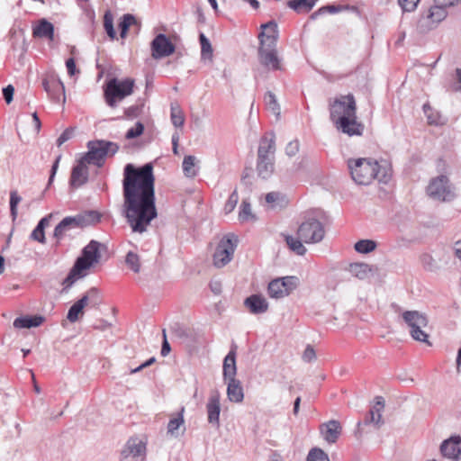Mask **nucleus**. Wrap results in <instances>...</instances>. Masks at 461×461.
Returning <instances> with one entry per match:
<instances>
[{
  "label": "nucleus",
  "mask_w": 461,
  "mask_h": 461,
  "mask_svg": "<svg viewBox=\"0 0 461 461\" xmlns=\"http://www.w3.org/2000/svg\"><path fill=\"white\" fill-rule=\"evenodd\" d=\"M298 285L299 279L294 276L276 278L268 284L267 293L271 298H283L295 290Z\"/></svg>",
  "instance_id": "ddd939ff"
},
{
  "label": "nucleus",
  "mask_w": 461,
  "mask_h": 461,
  "mask_svg": "<svg viewBox=\"0 0 461 461\" xmlns=\"http://www.w3.org/2000/svg\"><path fill=\"white\" fill-rule=\"evenodd\" d=\"M341 432L342 427L338 420H331L320 425V433L329 444L336 443Z\"/></svg>",
  "instance_id": "5701e85b"
},
{
  "label": "nucleus",
  "mask_w": 461,
  "mask_h": 461,
  "mask_svg": "<svg viewBox=\"0 0 461 461\" xmlns=\"http://www.w3.org/2000/svg\"><path fill=\"white\" fill-rule=\"evenodd\" d=\"M88 151L86 152L81 159L86 164L102 167L107 155H114L119 146L117 143L104 140H90L87 142Z\"/></svg>",
  "instance_id": "423d86ee"
},
{
  "label": "nucleus",
  "mask_w": 461,
  "mask_h": 461,
  "mask_svg": "<svg viewBox=\"0 0 461 461\" xmlns=\"http://www.w3.org/2000/svg\"><path fill=\"white\" fill-rule=\"evenodd\" d=\"M318 0H289L286 5L297 14H307L316 5Z\"/></svg>",
  "instance_id": "7c9ffc66"
},
{
  "label": "nucleus",
  "mask_w": 461,
  "mask_h": 461,
  "mask_svg": "<svg viewBox=\"0 0 461 461\" xmlns=\"http://www.w3.org/2000/svg\"><path fill=\"white\" fill-rule=\"evenodd\" d=\"M307 461H330L328 455L319 447H313L307 456Z\"/></svg>",
  "instance_id": "3c124183"
},
{
  "label": "nucleus",
  "mask_w": 461,
  "mask_h": 461,
  "mask_svg": "<svg viewBox=\"0 0 461 461\" xmlns=\"http://www.w3.org/2000/svg\"><path fill=\"white\" fill-rule=\"evenodd\" d=\"M254 218L255 217L252 214L250 203L248 201L243 200L239 212L240 221H248L249 220H253Z\"/></svg>",
  "instance_id": "a18cd8bd"
},
{
  "label": "nucleus",
  "mask_w": 461,
  "mask_h": 461,
  "mask_svg": "<svg viewBox=\"0 0 461 461\" xmlns=\"http://www.w3.org/2000/svg\"><path fill=\"white\" fill-rule=\"evenodd\" d=\"M336 127L348 136H361L364 131V125L357 121L356 117H340L336 121Z\"/></svg>",
  "instance_id": "aec40b11"
},
{
  "label": "nucleus",
  "mask_w": 461,
  "mask_h": 461,
  "mask_svg": "<svg viewBox=\"0 0 461 461\" xmlns=\"http://www.w3.org/2000/svg\"><path fill=\"white\" fill-rule=\"evenodd\" d=\"M221 395L219 391L214 390L211 393L206 403L208 422L219 427L221 413Z\"/></svg>",
  "instance_id": "6ab92c4d"
},
{
  "label": "nucleus",
  "mask_w": 461,
  "mask_h": 461,
  "mask_svg": "<svg viewBox=\"0 0 461 461\" xmlns=\"http://www.w3.org/2000/svg\"><path fill=\"white\" fill-rule=\"evenodd\" d=\"M201 44V56L203 59H212V48L210 41L206 38L203 33L199 35Z\"/></svg>",
  "instance_id": "79ce46f5"
},
{
  "label": "nucleus",
  "mask_w": 461,
  "mask_h": 461,
  "mask_svg": "<svg viewBox=\"0 0 461 461\" xmlns=\"http://www.w3.org/2000/svg\"><path fill=\"white\" fill-rule=\"evenodd\" d=\"M14 88L12 85L3 88V95L7 104H10L14 98Z\"/></svg>",
  "instance_id": "680f3d73"
},
{
  "label": "nucleus",
  "mask_w": 461,
  "mask_h": 461,
  "mask_svg": "<svg viewBox=\"0 0 461 461\" xmlns=\"http://www.w3.org/2000/svg\"><path fill=\"white\" fill-rule=\"evenodd\" d=\"M299 141L297 140L290 141L285 147V153L289 157L294 156L299 151Z\"/></svg>",
  "instance_id": "4d7b16f0"
},
{
  "label": "nucleus",
  "mask_w": 461,
  "mask_h": 461,
  "mask_svg": "<svg viewBox=\"0 0 461 461\" xmlns=\"http://www.w3.org/2000/svg\"><path fill=\"white\" fill-rule=\"evenodd\" d=\"M32 36L39 39L54 40V25L42 18L32 27Z\"/></svg>",
  "instance_id": "cd10ccee"
},
{
  "label": "nucleus",
  "mask_w": 461,
  "mask_h": 461,
  "mask_svg": "<svg viewBox=\"0 0 461 461\" xmlns=\"http://www.w3.org/2000/svg\"><path fill=\"white\" fill-rule=\"evenodd\" d=\"M276 137L274 132H267L259 141L258 158L275 159Z\"/></svg>",
  "instance_id": "4be33fe9"
},
{
  "label": "nucleus",
  "mask_w": 461,
  "mask_h": 461,
  "mask_svg": "<svg viewBox=\"0 0 461 461\" xmlns=\"http://www.w3.org/2000/svg\"><path fill=\"white\" fill-rule=\"evenodd\" d=\"M22 201V197L19 195L16 190L10 192V213L13 221H15L18 215L17 206Z\"/></svg>",
  "instance_id": "c03bdc74"
},
{
  "label": "nucleus",
  "mask_w": 461,
  "mask_h": 461,
  "mask_svg": "<svg viewBox=\"0 0 461 461\" xmlns=\"http://www.w3.org/2000/svg\"><path fill=\"white\" fill-rule=\"evenodd\" d=\"M348 166L352 179L357 185H369L374 179L387 183L391 177V168L386 165H380L372 158L349 159Z\"/></svg>",
  "instance_id": "7ed1b4c3"
},
{
  "label": "nucleus",
  "mask_w": 461,
  "mask_h": 461,
  "mask_svg": "<svg viewBox=\"0 0 461 461\" xmlns=\"http://www.w3.org/2000/svg\"><path fill=\"white\" fill-rule=\"evenodd\" d=\"M420 259L424 269L430 272L436 271L438 269L437 262L431 255L424 253L420 256Z\"/></svg>",
  "instance_id": "8fccbe9b"
},
{
  "label": "nucleus",
  "mask_w": 461,
  "mask_h": 461,
  "mask_svg": "<svg viewBox=\"0 0 461 461\" xmlns=\"http://www.w3.org/2000/svg\"><path fill=\"white\" fill-rule=\"evenodd\" d=\"M101 220V214L97 211L89 210L74 216L65 217L54 229L53 236L58 241L62 240L67 231L95 225Z\"/></svg>",
  "instance_id": "39448f33"
},
{
  "label": "nucleus",
  "mask_w": 461,
  "mask_h": 461,
  "mask_svg": "<svg viewBox=\"0 0 461 461\" xmlns=\"http://www.w3.org/2000/svg\"><path fill=\"white\" fill-rule=\"evenodd\" d=\"M104 27L107 35L112 39H115L116 32L113 28V19L110 12H106L104 16Z\"/></svg>",
  "instance_id": "09e8293b"
},
{
  "label": "nucleus",
  "mask_w": 461,
  "mask_h": 461,
  "mask_svg": "<svg viewBox=\"0 0 461 461\" xmlns=\"http://www.w3.org/2000/svg\"><path fill=\"white\" fill-rule=\"evenodd\" d=\"M49 217H43L40 220L35 229L31 233V239L41 244L46 243L44 229L49 225Z\"/></svg>",
  "instance_id": "f704fd0d"
},
{
  "label": "nucleus",
  "mask_w": 461,
  "mask_h": 461,
  "mask_svg": "<svg viewBox=\"0 0 461 461\" xmlns=\"http://www.w3.org/2000/svg\"><path fill=\"white\" fill-rule=\"evenodd\" d=\"M236 353L230 350L223 360V379L227 383V397L230 402L240 403L244 399V391L240 380L236 379Z\"/></svg>",
  "instance_id": "20e7f679"
},
{
  "label": "nucleus",
  "mask_w": 461,
  "mask_h": 461,
  "mask_svg": "<svg viewBox=\"0 0 461 461\" xmlns=\"http://www.w3.org/2000/svg\"><path fill=\"white\" fill-rule=\"evenodd\" d=\"M151 56L155 59H159L175 52V45L163 33L158 34L150 43Z\"/></svg>",
  "instance_id": "a211bd4d"
},
{
  "label": "nucleus",
  "mask_w": 461,
  "mask_h": 461,
  "mask_svg": "<svg viewBox=\"0 0 461 461\" xmlns=\"http://www.w3.org/2000/svg\"><path fill=\"white\" fill-rule=\"evenodd\" d=\"M144 131V125L138 122L135 123V126L129 129L125 134V138L128 140L134 139L142 134Z\"/></svg>",
  "instance_id": "864d4df0"
},
{
  "label": "nucleus",
  "mask_w": 461,
  "mask_h": 461,
  "mask_svg": "<svg viewBox=\"0 0 461 461\" xmlns=\"http://www.w3.org/2000/svg\"><path fill=\"white\" fill-rule=\"evenodd\" d=\"M77 302L84 309L87 306L90 308L98 309L99 306L102 304V296L100 290L96 287H91Z\"/></svg>",
  "instance_id": "a878e982"
},
{
  "label": "nucleus",
  "mask_w": 461,
  "mask_h": 461,
  "mask_svg": "<svg viewBox=\"0 0 461 461\" xmlns=\"http://www.w3.org/2000/svg\"><path fill=\"white\" fill-rule=\"evenodd\" d=\"M245 306L253 314L264 313L268 309V303L266 298L260 294H252L245 299Z\"/></svg>",
  "instance_id": "bb28decb"
},
{
  "label": "nucleus",
  "mask_w": 461,
  "mask_h": 461,
  "mask_svg": "<svg viewBox=\"0 0 461 461\" xmlns=\"http://www.w3.org/2000/svg\"><path fill=\"white\" fill-rule=\"evenodd\" d=\"M84 315V308L76 302L68 310L67 319L70 322H76Z\"/></svg>",
  "instance_id": "37998d69"
},
{
  "label": "nucleus",
  "mask_w": 461,
  "mask_h": 461,
  "mask_svg": "<svg viewBox=\"0 0 461 461\" xmlns=\"http://www.w3.org/2000/svg\"><path fill=\"white\" fill-rule=\"evenodd\" d=\"M102 244L92 240L83 249L82 255L77 258L75 264L84 271L90 269L95 264H97L101 258L100 248Z\"/></svg>",
  "instance_id": "4468645a"
},
{
  "label": "nucleus",
  "mask_w": 461,
  "mask_h": 461,
  "mask_svg": "<svg viewBox=\"0 0 461 461\" xmlns=\"http://www.w3.org/2000/svg\"><path fill=\"white\" fill-rule=\"evenodd\" d=\"M384 409V400L382 396H376L375 398V403L371 407L367 415L366 416L363 422H357V432L360 433V427L362 425H374L376 429H379L383 424V416L382 413Z\"/></svg>",
  "instance_id": "f3484780"
},
{
  "label": "nucleus",
  "mask_w": 461,
  "mask_h": 461,
  "mask_svg": "<svg viewBox=\"0 0 461 461\" xmlns=\"http://www.w3.org/2000/svg\"><path fill=\"white\" fill-rule=\"evenodd\" d=\"M87 273L86 271L77 264H74L68 276L63 280L64 290L70 288L77 280L85 277Z\"/></svg>",
  "instance_id": "72a5a7b5"
},
{
  "label": "nucleus",
  "mask_w": 461,
  "mask_h": 461,
  "mask_svg": "<svg viewBox=\"0 0 461 461\" xmlns=\"http://www.w3.org/2000/svg\"><path fill=\"white\" fill-rule=\"evenodd\" d=\"M173 331L178 338H186L188 336L186 329L180 326L179 324H176V326L173 328Z\"/></svg>",
  "instance_id": "774afa93"
},
{
  "label": "nucleus",
  "mask_w": 461,
  "mask_h": 461,
  "mask_svg": "<svg viewBox=\"0 0 461 461\" xmlns=\"http://www.w3.org/2000/svg\"><path fill=\"white\" fill-rule=\"evenodd\" d=\"M264 102L267 109L278 118L280 116V105L276 95L271 91H267L265 94Z\"/></svg>",
  "instance_id": "4c0bfd02"
},
{
  "label": "nucleus",
  "mask_w": 461,
  "mask_h": 461,
  "mask_svg": "<svg viewBox=\"0 0 461 461\" xmlns=\"http://www.w3.org/2000/svg\"><path fill=\"white\" fill-rule=\"evenodd\" d=\"M153 166L147 163L140 167L127 164L122 179V215L134 233L147 231L157 218Z\"/></svg>",
  "instance_id": "f257e3e1"
},
{
  "label": "nucleus",
  "mask_w": 461,
  "mask_h": 461,
  "mask_svg": "<svg viewBox=\"0 0 461 461\" xmlns=\"http://www.w3.org/2000/svg\"><path fill=\"white\" fill-rule=\"evenodd\" d=\"M316 358V353L313 348L308 345L303 354V360L304 362H312Z\"/></svg>",
  "instance_id": "13d9d810"
},
{
  "label": "nucleus",
  "mask_w": 461,
  "mask_h": 461,
  "mask_svg": "<svg viewBox=\"0 0 461 461\" xmlns=\"http://www.w3.org/2000/svg\"><path fill=\"white\" fill-rule=\"evenodd\" d=\"M137 24V20L134 15L126 14L122 16V21L119 23L120 35L122 38H125L130 26Z\"/></svg>",
  "instance_id": "58836bf2"
},
{
  "label": "nucleus",
  "mask_w": 461,
  "mask_h": 461,
  "mask_svg": "<svg viewBox=\"0 0 461 461\" xmlns=\"http://www.w3.org/2000/svg\"><path fill=\"white\" fill-rule=\"evenodd\" d=\"M260 46L258 49L265 50H276V43L278 40V35H271L268 37H258Z\"/></svg>",
  "instance_id": "de8ad7c7"
},
{
  "label": "nucleus",
  "mask_w": 461,
  "mask_h": 461,
  "mask_svg": "<svg viewBox=\"0 0 461 461\" xmlns=\"http://www.w3.org/2000/svg\"><path fill=\"white\" fill-rule=\"evenodd\" d=\"M280 196L281 194L278 192H270L266 195V202L274 207V203L279 200Z\"/></svg>",
  "instance_id": "0e129e2a"
},
{
  "label": "nucleus",
  "mask_w": 461,
  "mask_h": 461,
  "mask_svg": "<svg viewBox=\"0 0 461 461\" xmlns=\"http://www.w3.org/2000/svg\"><path fill=\"white\" fill-rule=\"evenodd\" d=\"M237 238L234 234L224 236L218 243L213 254V265L218 267H225L233 258L237 248Z\"/></svg>",
  "instance_id": "9d476101"
},
{
  "label": "nucleus",
  "mask_w": 461,
  "mask_h": 461,
  "mask_svg": "<svg viewBox=\"0 0 461 461\" xmlns=\"http://www.w3.org/2000/svg\"><path fill=\"white\" fill-rule=\"evenodd\" d=\"M42 86L53 102H59L61 97L65 102V86L57 75H50L43 78Z\"/></svg>",
  "instance_id": "dca6fc26"
},
{
  "label": "nucleus",
  "mask_w": 461,
  "mask_h": 461,
  "mask_svg": "<svg viewBox=\"0 0 461 461\" xmlns=\"http://www.w3.org/2000/svg\"><path fill=\"white\" fill-rule=\"evenodd\" d=\"M155 362H156V358L154 357H152L149 359H148L147 361H145L144 363H142L141 365H140L139 366H137L136 368L131 369V374H135L137 372H140L143 368L149 366L150 365H152Z\"/></svg>",
  "instance_id": "338daca9"
},
{
  "label": "nucleus",
  "mask_w": 461,
  "mask_h": 461,
  "mask_svg": "<svg viewBox=\"0 0 461 461\" xmlns=\"http://www.w3.org/2000/svg\"><path fill=\"white\" fill-rule=\"evenodd\" d=\"M349 273L358 278L366 279L372 272V267L366 263H352L348 267Z\"/></svg>",
  "instance_id": "473e14b6"
},
{
  "label": "nucleus",
  "mask_w": 461,
  "mask_h": 461,
  "mask_svg": "<svg viewBox=\"0 0 461 461\" xmlns=\"http://www.w3.org/2000/svg\"><path fill=\"white\" fill-rule=\"evenodd\" d=\"M146 453V444L138 438H131L121 452L120 461H138L143 459Z\"/></svg>",
  "instance_id": "2eb2a0df"
},
{
  "label": "nucleus",
  "mask_w": 461,
  "mask_h": 461,
  "mask_svg": "<svg viewBox=\"0 0 461 461\" xmlns=\"http://www.w3.org/2000/svg\"><path fill=\"white\" fill-rule=\"evenodd\" d=\"M125 264L134 273L140 271V256L132 251H129L125 257Z\"/></svg>",
  "instance_id": "a19ab883"
},
{
  "label": "nucleus",
  "mask_w": 461,
  "mask_h": 461,
  "mask_svg": "<svg viewBox=\"0 0 461 461\" xmlns=\"http://www.w3.org/2000/svg\"><path fill=\"white\" fill-rule=\"evenodd\" d=\"M258 59L262 66L269 70H281V59L276 50L258 49Z\"/></svg>",
  "instance_id": "b1692460"
},
{
  "label": "nucleus",
  "mask_w": 461,
  "mask_h": 461,
  "mask_svg": "<svg viewBox=\"0 0 461 461\" xmlns=\"http://www.w3.org/2000/svg\"><path fill=\"white\" fill-rule=\"evenodd\" d=\"M60 159H61V155H59L56 158V159H55V161H54V163H53V165L51 167L50 176V178H49L48 185H50L52 184L53 180H54V177L56 176L57 170L59 168V164Z\"/></svg>",
  "instance_id": "e2e57ef3"
},
{
  "label": "nucleus",
  "mask_w": 461,
  "mask_h": 461,
  "mask_svg": "<svg viewBox=\"0 0 461 461\" xmlns=\"http://www.w3.org/2000/svg\"><path fill=\"white\" fill-rule=\"evenodd\" d=\"M88 181L87 164L79 159L77 164L72 168L69 179V185L72 188H79Z\"/></svg>",
  "instance_id": "412c9836"
},
{
  "label": "nucleus",
  "mask_w": 461,
  "mask_h": 461,
  "mask_svg": "<svg viewBox=\"0 0 461 461\" xmlns=\"http://www.w3.org/2000/svg\"><path fill=\"white\" fill-rule=\"evenodd\" d=\"M262 32L258 37H268L271 35H278L277 23L275 21H269L267 23L261 25Z\"/></svg>",
  "instance_id": "49530a36"
},
{
  "label": "nucleus",
  "mask_w": 461,
  "mask_h": 461,
  "mask_svg": "<svg viewBox=\"0 0 461 461\" xmlns=\"http://www.w3.org/2000/svg\"><path fill=\"white\" fill-rule=\"evenodd\" d=\"M163 337H164V339H163V343H162V348H161V355L163 357H166L169 354L170 350H171V348H170V345L167 339V336H166V330H163Z\"/></svg>",
  "instance_id": "69168bd1"
},
{
  "label": "nucleus",
  "mask_w": 461,
  "mask_h": 461,
  "mask_svg": "<svg viewBox=\"0 0 461 461\" xmlns=\"http://www.w3.org/2000/svg\"><path fill=\"white\" fill-rule=\"evenodd\" d=\"M275 170V159L258 158L257 172L259 177L263 179L269 178Z\"/></svg>",
  "instance_id": "c756f323"
},
{
  "label": "nucleus",
  "mask_w": 461,
  "mask_h": 461,
  "mask_svg": "<svg viewBox=\"0 0 461 461\" xmlns=\"http://www.w3.org/2000/svg\"><path fill=\"white\" fill-rule=\"evenodd\" d=\"M66 68H67V70H68V74L70 77H73L77 73H79V70L77 69L76 61H75V59L73 58H69L68 59H67V61H66Z\"/></svg>",
  "instance_id": "052dcab7"
},
{
  "label": "nucleus",
  "mask_w": 461,
  "mask_h": 461,
  "mask_svg": "<svg viewBox=\"0 0 461 461\" xmlns=\"http://www.w3.org/2000/svg\"><path fill=\"white\" fill-rule=\"evenodd\" d=\"M447 11L445 6L437 5L430 6L423 12L418 20L416 30L420 34H426L436 29L438 25L446 19Z\"/></svg>",
  "instance_id": "0eeeda50"
},
{
  "label": "nucleus",
  "mask_w": 461,
  "mask_h": 461,
  "mask_svg": "<svg viewBox=\"0 0 461 461\" xmlns=\"http://www.w3.org/2000/svg\"><path fill=\"white\" fill-rule=\"evenodd\" d=\"M133 81L125 79L119 81L115 78L110 80L104 90L106 103L113 107L117 100H122L132 93Z\"/></svg>",
  "instance_id": "9b49d317"
},
{
  "label": "nucleus",
  "mask_w": 461,
  "mask_h": 461,
  "mask_svg": "<svg viewBox=\"0 0 461 461\" xmlns=\"http://www.w3.org/2000/svg\"><path fill=\"white\" fill-rule=\"evenodd\" d=\"M239 201V195L236 190H234L230 195L229 196L225 205H224V211L225 213L231 212L234 208L236 207Z\"/></svg>",
  "instance_id": "603ef678"
},
{
  "label": "nucleus",
  "mask_w": 461,
  "mask_h": 461,
  "mask_svg": "<svg viewBox=\"0 0 461 461\" xmlns=\"http://www.w3.org/2000/svg\"><path fill=\"white\" fill-rule=\"evenodd\" d=\"M442 455L450 459H457L461 455V437L453 436L444 440L440 446Z\"/></svg>",
  "instance_id": "393cba45"
},
{
  "label": "nucleus",
  "mask_w": 461,
  "mask_h": 461,
  "mask_svg": "<svg viewBox=\"0 0 461 461\" xmlns=\"http://www.w3.org/2000/svg\"><path fill=\"white\" fill-rule=\"evenodd\" d=\"M170 112L172 124L175 127H182L185 123V116L180 105L176 103L171 104Z\"/></svg>",
  "instance_id": "e433bc0d"
},
{
  "label": "nucleus",
  "mask_w": 461,
  "mask_h": 461,
  "mask_svg": "<svg viewBox=\"0 0 461 461\" xmlns=\"http://www.w3.org/2000/svg\"><path fill=\"white\" fill-rule=\"evenodd\" d=\"M451 89L453 91H461V68L456 69V74L451 83Z\"/></svg>",
  "instance_id": "bf43d9fd"
},
{
  "label": "nucleus",
  "mask_w": 461,
  "mask_h": 461,
  "mask_svg": "<svg viewBox=\"0 0 461 461\" xmlns=\"http://www.w3.org/2000/svg\"><path fill=\"white\" fill-rule=\"evenodd\" d=\"M402 319L410 329L413 339L420 342H428L429 335L423 330L428 325L427 316L418 311H405Z\"/></svg>",
  "instance_id": "6e6552de"
},
{
  "label": "nucleus",
  "mask_w": 461,
  "mask_h": 461,
  "mask_svg": "<svg viewBox=\"0 0 461 461\" xmlns=\"http://www.w3.org/2000/svg\"><path fill=\"white\" fill-rule=\"evenodd\" d=\"M330 119L336 123L340 117H356L357 104L352 94L341 95L330 104Z\"/></svg>",
  "instance_id": "1a4fd4ad"
},
{
  "label": "nucleus",
  "mask_w": 461,
  "mask_h": 461,
  "mask_svg": "<svg viewBox=\"0 0 461 461\" xmlns=\"http://www.w3.org/2000/svg\"><path fill=\"white\" fill-rule=\"evenodd\" d=\"M43 321L44 318L41 315L18 317L14 321V327L16 329L39 327Z\"/></svg>",
  "instance_id": "c85d7f7f"
},
{
  "label": "nucleus",
  "mask_w": 461,
  "mask_h": 461,
  "mask_svg": "<svg viewBox=\"0 0 461 461\" xmlns=\"http://www.w3.org/2000/svg\"><path fill=\"white\" fill-rule=\"evenodd\" d=\"M354 248L358 253L367 254L375 249L376 243L372 240H361L356 242Z\"/></svg>",
  "instance_id": "ea45409f"
},
{
  "label": "nucleus",
  "mask_w": 461,
  "mask_h": 461,
  "mask_svg": "<svg viewBox=\"0 0 461 461\" xmlns=\"http://www.w3.org/2000/svg\"><path fill=\"white\" fill-rule=\"evenodd\" d=\"M182 167L185 176L194 177L198 173L196 168V158L192 155L185 156L183 160Z\"/></svg>",
  "instance_id": "c9c22d12"
},
{
  "label": "nucleus",
  "mask_w": 461,
  "mask_h": 461,
  "mask_svg": "<svg viewBox=\"0 0 461 461\" xmlns=\"http://www.w3.org/2000/svg\"><path fill=\"white\" fill-rule=\"evenodd\" d=\"M74 134V128H67L61 134L60 136L58 138L57 140V145L58 147H60L63 143H65L66 141H68V140H70L72 138Z\"/></svg>",
  "instance_id": "6e6d98bb"
},
{
  "label": "nucleus",
  "mask_w": 461,
  "mask_h": 461,
  "mask_svg": "<svg viewBox=\"0 0 461 461\" xmlns=\"http://www.w3.org/2000/svg\"><path fill=\"white\" fill-rule=\"evenodd\" d=\"M420 0H398L399 5L403 12H414Z\"/></svg>",
  "instance_id": "5fc2aeb1"
},
{
  "label": "nucleus",
  "mask_w": 461,
  "mask_h": 461,
  "mask_svg": "<svg viewBox=\"0 0 461 461\" xmlns=\"http://www.w3.org/2000/svg\"><path fill=\"white\" fill-rule=\"evenodd\" d=\"M290 250L299 256H303L307 249L303 243L315 244L321 242L325 236L323 224L314 217L306 218L298 227L296 237L283 234Z\"/></svg>",
  "instance_id": "f03ea898"
},
{
  "label": "nucleus",
  "mask_w": 461,
  "mask_h": 461,
  "mask_svg": "<svg viewBox=\"0 0 461 461\" xmlns=\"http://www.w3.org/2000/svg\"><path fill=\"white\" fill-rule=\"evenodd\" d=\"M185 408L182 407L180 411L176 414V416L172 417L167 424V433L174 437H178L180 433L178 432V429L183 427L185 429V420H184V413Z\"/></svg>",
  "instance_id": "2f4dec72"
},
{
  "label": "nucleus",
  "mask_w": 461,
  "mask_h": 461,
  "mask_svg": "<svg viewBox=\"0 0 461 461\" xmlns=\"http://www.w3.org/2000/svg\"><path fill=\"white\" fill-rule=\"evenodd\" d=\"M427 194L434 200L450 202L455 197V192L446 176H439L432 179L427 187Z\"/></svg>",
  "instance_id": "f8f14e48"
}]
</instances>
